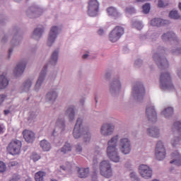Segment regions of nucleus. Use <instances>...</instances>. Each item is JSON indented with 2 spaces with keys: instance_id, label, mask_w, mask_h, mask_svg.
<instances>
[{
  "instance_id": "39",
  "label": "nucleus",
  "mask_w": 181,
  "mask_h": 181,
  "mask_svg": "<svg viewBox=\"0 0 181 181\" xmlns=\"http://www.w3.org/2000/svg\"><path fill=\"white\" fill-rule=\"evenodd\" d=\"M11 35H12V33H11V30H9V31L8 33H4L1 36V40H0V43L1 45H6V43L9 40V36H11Z\"/></svg>"
},
{
  "instance_id": "62",
  "label": "nucleus",
  "mask_w": 181,
  "mask_h": 181,
  "mask_svg": "<svg viewBox=\"0 0 181 181\" xmlns=\"http://www.w3.org/2000/svg\"><path fill=\"white\" fill-rule=\"evenodd\" d=\"M140 39L141 40H145V39H146V35H141Z\"/></svg>"
},
{
  "instance_id": "40",
  "label": "nucleus",
  "mask_w": 181,
  "mask_h": 181,
  "mask_svg": "<svg viewBox=\"0 0 181 181\" xmlns=\"http://www.w3.org/2000/svg\"><path fill=\"white\" fill-rule=\"evenodd\" d=\"M61 152L64 155L68 153V152H71V144L70 143H65L64 146L61 148Z\"/></svg>"
},
{
  "instance_id": "28",
  "label": "nucleus",
  "mask_w": 181,
  "mask_h": 181,
  "mask_svg": "<svg viewBox=\"0 0 181 181\" xmlns=\"http://www.w3.org/2000/svg\"><path fill=\"white\" fill-rule=\"evenodd\" d=\"M57 91L55 90H51L45 95V103H49L50 104H54L56 100H57Z\"/></svg>"
},
{
  "instance_id": "25",
  "label": "nucleus",
  "mask_w": 181,
  "mask_h": 181,
  "mask_svg": "<svg viewBox=\"0 0 181 181\" xmlns=\"http://www.w3.org/2000/svg\"><path fill=\"white\" fill-rule=\"evenodd\" d=\"M64 115L68 118L69 122L74 121V118H76V106L71 105L66 107Z\"/></svg>"
},
{
  "instance_id": "48",
  "label": "nucleus",
  "mask_w": 181,
  "mask_h": 181,
  "mask_svg": "<svg viewBox=\"0 0 181 181\" xmlns=\"http://www.w3.org/2000/svg\"><path fill=\"white\" fill-rule=\"evenodd\" d=\"M130 177L133 181H140L138 175L134 171L130 173Z\"/></svg>"
},
{
  "instance_id": "54",
  "label": "nucleus",
  "mask_w": 181,
  "mask_h": 181,
  "mask_svg": "<svg viewBox=\"0 0 181 181\" xmlns=\"http://www.w3.org/2000/svg\"><path fill=\"white\" fill-rule=\"evenodd\" d=\"M143 64L142 59H138L135 61L134 65L136 67H141V65Z\"/></svg>"
},
{
  "instance_id": "43",
  "label": "nucleus",
  "mask_w": 181,
  "mask_h": 181,
  "mask_svg": "<svg viewBox=\"0 0 181 181\" xmlns=\"http://www.w3.org/2000/svg\"><path fill=\"white\" fill-rule=\"evenodd\" d=\"M170 53L174 56H180L181 54V47H173L170 49Z\"/></svg>"
},
{
  "instance_id": "49",
  "label": "nucleus",
  "mask_w": 181,
  "mask_h": 181,
  "mask_svg": "<svg viewBox=\"0 0 181 181\" xmlns=\"http://www.w3.org/2000/svg\"><path fill=\"white\" fill-rule=\"evenodd\" d=\"M8 95L6 94H0V107H2L4 105V103L6 100V98Z\"/></svg>"
},
{
  "instance_id": "27",
  "label": "nucleus",
  "mask_w": 181,
  "mask_h": 181,
  "mask_svg": "<svg viewBox=\"0 0 181 181\" xmlns=\"http://www.w3.org/2000/svg\"><path fill=\"white\" fill-rule=\"evenodd\" d=\"M45 33V26L38 25L33 31L32 37L35 40H40Z\"/></svg>"
},
{
  "instance_id": "21",
  "label": "nucleus",
  "mask_w": 181,
  "mask_h": 181,
  "mask_svg": "<svg viewBox=\"0 0 181 181\" xmlns=\"http://www.w3.org/2000/svg\"><path fill=\"white\" fill-rule=\"evenodd\" d=\"M33 81H35L34 78H28L25 80L19 88L20 93H29L30 91V88H32V85L33 84Z\"/></svg>"
},
{
  "instance_id": "46",
  "label": "nucleus",
  "mask_w": 181,
  "mask_h": 181,
  "mask_svg": "<svg viewBox=\"0 0 181 181\" xmlns=\"http://www.w3.org/2000/svg\"><path fill=\"white\" fill-rule=\"evenodd\" d=\"M71 168H73V165L70 162H66V165L60 166V168L62 169V170H71Z\"/></svg>"
},
{
  "instance_id": "20",
  "label": "nucleus",
  "mask_w": 181,
  "mask_h": 181,
  "mask_svg": "<svg viewBox=\"0 0 181 181\" xmlns=\"http://www.w3.org/2000/svg\"><path fill=\"white\" fill-rule=\"evenodd\" d=\"M139 173L144 179H151L152 177V168L149 166L141 164L139 165Z\"/></svg>"
},
{
  "instance_id": "64",
  "label": "nucleus",
  "mask_w": 181,
  "mask_h": 181,
  "mask_svg": "<svg viewBox=\"0 0 181 181\" xmlns=\"http://www.w3.org/2000/svg\"><path fill=\"white\" fill-rule=\"evenodd\" d=\"M88 56H89L88 54H84L82 57L83 59H87Z\"/></svg>"
},
{
  "instance_id": "2",
  "label": "nucleus",
  "mask_w": 181,
  "mask_h": 181,
  "mask_svg": "<svg viewBox=\"0 0 181 181\" xmlns=\"http://www.w3.org/2000/svg\"><path fill=\"white\" fill-rule=\"evenodd\" d=\"M118 139H119V136L118 134L112 137L107 142V156L112 162L116 163L119 162L121 158L119 157V153H118Z\"/></svg>"
},
{
  "instance_id": "56",
  "label": "nucleus",
  "mask_w": 181,
  "mask_h": 181,
  "mask_svg": "<svg viewBox=\"0 0 181 181\" xmlns=\"http://www.w3.org/2000/svg\"><path fill=\"white\" fill-rule=\"evenodd\" d=\"M158 8H165L166 6V5H165V3L162 0L158 1Z\"/></svg>"
},
{
  "instance_id": "41",
  "label": "nucleus",
  "mask_w": 181,
  "mask_h": 181,
  "mask_svg": "<svg viewBox=\"0 0 181 181\" xmlns=\"http://www.w3.org/2000/svg\"><path fill=\"white\" fill-rule=\"evenodd\" d=\"M37 114H39V111L37 110V109H32L30 112L28 121H33V119H36V117H37Z\"/></svg>"
},
{
  "instance_id": "33",
  "label": "nucleus",
  "mask_w": 181,
  "mask_h": 181,
  "mask_svg": "<svg viewBox=\"0 0 181 181\" xmlns=\"http://www.w3.org/2000/svg\"><path fill=\"white\" fill-rule=\"evenodd\" d=\"M168 18L173 21H181V15L177 10L173 9L168 13Z\"/></svg>"
},
{
  "instance_id": "50",
  "label": "nucleus",
  "mask_w": 181,
  "mask_h": 181,
  "mask_svg": "<svg viewBox=\"0 0 181 181\" xmlns=\"http://www.w3.org/2000/svg\"><path fill=\"white\" fill-rule=\"evenodd\" d=\"M6 171V165L5 163L0 161V173H4V172Z\"/></svg>"
},
{
  "instance_id": "12",
  "label": "nucleus",
  "mask_w": 181,
  "mask_h": 181,
  "mask_svg": "<svg viewBox=\"0 0 181 181\" xmlns=\"http://www.w3.org/2000/svg\"><path fill=\"white\" fill-rule=\"evenodd\" d=\"M22 148V142L19 140L11 141L7 146V151L10 155H19Z\"/></svg>"
},
{
  "instance_id": "24",
  "label": "nucleus",
  "mask_w": 181,
  "mask_h": 181,
  "mask_svg": "<svg viewBox=\"0 0 181 181\" xmlns=\"http://www.w3.org/2000/svg\"><path fill=\"white\" fill-rule=\"evenodd\" d=\"M25 69H26V62L25 61L18 62L13 69L15 77H21L25 72Z\"/></svg>"
},
{
  "instance_id": "32",
  "label": "nucleus",
  "mask_w": 181,
  "mask_h": 181,
  "mask_svg": "<svg viewBox=\"0 0 181 181\" xmlns=\"http://www.w3.org/2000/svg\"><path fill=\"white\" fill-rule=\"evenodd\" d=\"M161 115H163L167 119H169V118H172V117L173 116V107H168L165 108L161 112Z\"/></svg>"
},
{
  "instance_id": "52",
  "label": "nucleus",
  "mask_w": 181,
  "mask_h": 181,
  "mask_svg": "<svg viewBox=\"0 0 181 181\" xmlns=\"http://www.w3.org/2000/svg\"><path fill=\"white\" fill-rule=\"evenodd\" d=\"M75 151L78 153H81V152H83V147L80 144H78L75 145Z\"/></svg>"
},
{
  "instance_id": "18",
  "label": "nucleus",
  "mask_w": 181,
  "mask_h": 181,
  "mask_svg": "<svg viewBox=\"0 0 181 181\" xmlns=\"http://www.w3.org/2000/svg\"><path fill=\"white\" fill-rule=\"evenodd\" d=\"M114 129H115V126L111 123H105L100 127V134L103 136H110L114 134Z\"/></svg>"
},
{
  "instance_id": "4",
  "label": "nucleus",
  "mask_w": 181,
  "mask_h": 181,
  "mask_svg": "<svg viewBox=\"0 0 181 181\" xmlns=\"http://www.w3.org/2000/svg\"><path fill=\"white\" fill-rule=\"evenodd\" d=\"M132 98L136 103H142L145 98V86L141 82H136L132 88Z\"/></svg>"
},
{
  "instance_id": "5",
  "label": "nucleus",
  "mask_w": 181,
  "mask_h": 181,
  "mask_svg": "<svg viewBox=\"0 0 181 181\" xmlns=\"http://www.w3.org/2000/svg\"><path fill=\"white\" fill-rule=\"evenodd\" d=\"M45 13V9L37 5L30 6L25 11V15L30 19L40 18Z\"/></svg>"
},
{
  "instance_id": "10",
  "label": "nucleus",
  "mask_w": 181,
  "mask_h": 181,
  "mask_svg": "<svg viewBox=\"0 0 181 181\" xmlns=\"http://www.w3.org/2000/svg\"><path fill=\"white\" fill-rule=\"evenodd\" d=\"M124 28L121 26H116L110 33L109 40L112 43H115L118 42L121 38V36L124 35Z\"/></svg>"
},
{
  "instance_id": "8",
  "label": "nucleus",
  "mask_w": 181,
  "mask_h": 181,
  "mask_svg": "<svg viewBox=\"0 0 181 181\" xmlns=\"http://www.w3.org/2000/svg\"><path fill=\"white\" fill-rule=\"evenodd\" d=\"M122 83L119 76H115L110 83V93L113 97L118 95L121 90Z\"/></svg>"
},
{
  "instance_id": "37",
  "label": "nucleus",
  "mask_w": 181,
  "mask_h": 181,
  "mask_svg": "<svg viewBox=\"0 0 181 181\" xmlns=\"http://www.w3.org/2000/svg\"><path fill=\"white\" fill-rule=\"evenodd\" d=\"M78 177L81 179L87 177L88 173H90V170L88 168H78Z\"/></svg>"
},
{
  "instance_id": "36",
  "label": "nucleus",
  "mask_w": 181,
  "mask_h": 181,
  "mask_svg": "<svg viewBox=\"0 0 181 181\" xmlns=\"http://www.w3.org/2000/svg\"><path fill=\"white\" fill-rule=\"evenodd\" d=\"M40 145L42 151H44L45 152H49V151H50V149H52V144H50V143H49V141H47V140H46V139L42 140L40 142Z\"/></svg>"
},
{
  "instance_id": "26",
  "label": "nucleus",
  "mask_w": 181,
  "mask_h": 181,
  "mask_svg": "<svg viewBox=\"0 0 181 181\" xmlns=\"http://www.w3.org/2000/svg\"><path fill=\"white\" fill-rule=\"evenodd\" d=\"M170 21L162 19L160 18H154L150 21L151 26L156 28H160V26H165V25H169Z\"/></svg>"
},
{
  "instance_id": "23",
  "label": "nucleus",
  "mask_w": 181,
  "mask_h": 181,
  "mask_svg": "<svg viewBox=\"0 0 181 181\" xmlns=\"http://www.w3.org/2000/svg\"><path fill=\"white\" fill-rule=\"evenodd\" d=\"M161 39L163 42H170V40H173V42H179V37L173 31L164 33L161 35Z\"/></svg>"
},
{
  "instance_id": "63",
  "label": "nucleus",
  "mask_w": 181,
  "mask_h": 181,
  "mask_svg": "<svg viewBox=\"0 0 181 181\" xmlns=\"http://www.w3.org/2000/svg\"><path fill=\"white\" fill-rule=\"evenodd\" d=\"M4 115H8V114H9L11 112V110H6L4 111Z\"/></svg>"
},
{
  "instance_id": "3",
  "label": "nucleus",
  "mask_w": 181,
  "mask_h": 181,
  "mask_svg": "<svg viewBox=\"0 0 181 181\" xmlns=\"http://www.w3.org/2000/svg\"><path fill=\"white\" fill-rule=\"evenodd\" d=\"M166 48L159 46L157 48V52L153 55V59L160 70H165V69H168L169 67L168 59L164 57L165 54H166Z\"/></svg>"
},
{
  "instance_id": "34",
  "label": "nucleus",
  "mask_w": 181,
  "mask_h": 181,
  "mask_svg": "<svg viewBox=\"0 0 181 181\" xmlns=\"http://www.w3.org/2000/svg\"><path fill=\"white\" fill-rule=\"evenodd\" d=\"M57 60H59V49H55L51 55L49 64H52V66H56V64H57Z\"/></svg>"
},
{
  "instance_id": "30",
  "label": "nucleus",
  "mask_w": 181,
  "mask_h": 181,
  "mask_svg": "<svg viewBox=\"0 0 181 181\" xmlns=\"http://www.w3.org/2000/svg\"><path fill=\"white\" fill-rule=\"evenodd\" d=\"M23 138L28 144H32L35 139V133L32 131L24 130L23 132Z\"/></svg>"
},
{
  "instance_id": "31",
  "label": "nucleus",
  "mask_w": 181,
  "mask_h": 181,
  "mask_svg": "<svg viewBox=\"0 0 181 181\" xmlns=\"http://www.w3.org/2000/svg\"><path fill=\"white\" fill-rule=\"evenodd\" d=\"M172 160L170 163L175 165V166H181V155L177 151H174L172 155Z\"/></svg>"
},
{
  "instance_id": "53",
  "label": "nucleus",
  "mask_w": 181,
  "mask_h": 181,
  "mask_svg": "<svg viewBox=\"0 0 181 181\" xmlns=\"http://www.w3.org/2000/svg\"><path fill=\"white\" fill-rule=\"evenodd\" d=\"M32 159L34 162H37L40 159V156L37 155L36 153H33L32 155Z\"/></svg>"
},
{
  "instance_id": "45",
  "label": "nucleus",
  "mask_w": 181,
  "mask_h": 181,
  "mask_svg": "<svg viewBox=\"0 0 181 181\" xmlns=\"http://www.w3.org/2000/svg\"><path fill=\"white\" fill-rule=\"evenodd\" d=\"M126 13H129V15H132L134 13H136V9L134 6H129L125 9Z\"/></svg>"
},
{
  "instance_id": "38",
  "label": "nucleus",
  "mask_w": 181,
  "mask_h": 181,
  "mask_svg": "<svg viewBox=\"0 0 181 181\" xmlns=\"http://www.w3.org/2000/svg\"><path fill=\"white\" fill-rule=\"evenodd\" d=\"M107 12L109 16H113L114 18H118L119 16V13L117 11L115 7H109L107 8Z\"/></svg>"
},
{
  "instance_id": "19",
  "label": "nucleus",
  "mask_w": 181,
  "mask_h": 181,
  "mask_svg": "<svg viewBox=\"0 0 181 181\" xmlns=\"http://www.w3.org/2000/svg\"><path fill=\"white\" fill-rule=\"evenodd\" d=\"M173 131H176L175 136L177 139H174L171 141L173 146H176L179 141H181V122L180 121L175 122L173 125Z\"/></svg>"
},
{
  "instance_id": "11",
  "label": "nucleus",
  "mask_w": 181,
  "mask_h": 181,
  "mask_svg": "<svg viewBox=\"0 0 181 181\" xmlns=\"http://www.w3.org/2000/svg\"><path fill=\"white\" fill-rule=\"evenodd\" d=\"M155 156L157 160H163L166 157V149L162 141H158L156 146Z\"/></svg>"
},
{
  "instance_id": "7",
  "label": "nucleus",
  "mask_w": 181,
  "mask_h": 181,
  "mask_svg": "<svg viewBox=\"0 0 181 181\" xmlns=\"http://www.w3.org/2000/svg\"><path fill=\"white\" fill-rule=\"evenodd\" d=\"M160 88L161 90H170L173 88L172 78L169 72H162L160 76Z\"/></svg>"
},
{
  "instance_id": "47",
  "label": "nucleus",
  "mask_w": 181,
  "mask_h": 181,
  "mask_svg": "<svg viewBox=\"0 0 181 181\" xmlns=\"http://www.w3.org/2000/svg\"><path fill=\"white\" fill-rule=\"evenodd\" d=\"M133 27L136 28L137 30H141L142 28H144V25H142V23H141L140 21H134L133 23Z\"/></svg>"
},
{
  "instance_id": "1",
  "label": "nucleus",
  "mask_w": 181,
  "mask_h": 181,
  "mask_svg": "<svg viewBox=\"0 0 181 181\" xmlns=\"http://www.w3.org/2000/svg\"><path fill=\"white\" fill-rule=\"evenodd\" d=\"M73 136L75 139H78V138L82 136L85 144H90V141H91V133H90V130L87 127H84L83 118L78 117L77 119L73 131Z\"/></svg>"
},
{
  "instance_id": "35",
  "label": "nucleus",
  "mask_w": 181,
  "mask_h": 181,
  "mask_svg": "<svg viewBox=\"0 0 181 181\" xmlns=\"http://www.w3.org/2000/svg\"><path fill=\"white\" fill-rule=\"evenodd\" d=\"M9 86V80L4 75H0V90H5Z\"/></svg>"
},
{
  "instance_id": "15",
  "label": "nucleus",
  "mask_w": 181,
  "mask_h": 181,
  "mask_svg": "<svg viewBox=\"0 0 181 181\" xmlns=\"http://www.w3.org/2000/svg\"><path fill=\"white\" fill-rule=\"evenodd\" d=\"M146 116L151 122H156L158 121V113L153 105H147L146 107Z\"/></svg>"
},
{
  "instance_id": "29",
  "label": "nucleus",
  "mask_w": 181,
  "mask_h": 181,
  "mask_svg": "<svg viewBox=\"0 0 181 181\" xmlns=\"http://www.w3.org/2000/svg\"><path fill=\"white\" fill-rule=\"evenodd\" d=\"M147 135L151 138H159L160 136V129L156 127H152L146 130Z\"/></svg>"
},
{
  "instance_id": "13",
  "label": "nucleus",
  "mask_w": 181,
  "mask_h": 181,
  "mask_svg": "<svg viewBox=\"0 0 181 181\" xmlns=\"http://www.w3.org/2000/svg\"><path fill=\"white\" fill-rule=\"evenodd\" d=\"M47 73V65L44 66L41 72L39 74L38 78L35 83L34 90L35 91H39L40 88H42V86H43V83L46 80V74Z\"/></svg>"
},
{
  "instance_id": "55",
  "label": "nucleus",
  "mask_w": 181,
  "mask_h": 181,
  "mask_svg": "<svg viewBox=\"0 0 181 181\" xmlns=\"http://www.w3.org/2000/svg\"><path fill=\"white\" fill-rule=\"evenodd\" d=\"M21 179V176L18 175H14L12 178L10 180V181H18Z\"/></svg>"
},
{
  "instance_id": "58",
  "label": "nucleus",
  "mask_w": 181,
  "mask_h": 181,
  "mask_svg": "<svg viewBox=\"0 0 181 181\" xmlns=\"http://www.w3.org/2000/svg\"><path fill=\"white\" fill-rule=\"evenodd\" d=\"M79 103L81 107H84V104H86V99L85 98L80 99Z\"/></svg>"
},
{
  "instance_id": "44",
  "label": "nucleus",
  "mask_w": 181,
  "mask_h": 181,
  "mask_svg": "<svg viewBox=\"0 0 181 181\" xmlns=\"http://www.w3.org/2000/svg\"><path fill=\"white\" fill-rule=\"evenodd\" d=\"M142 12L143 13L148 15L149 12L151 11V4L146 3L143 6H142Z\"/></svg>"
},
{
  "instance_id": "14",
  "label": "nucleus",
  "mask_w": 181,
  "mask_h": 181,
  "mask_svg": "<svg viewBox=\"0 0 181 181\" xmlns=\"http://www.w3.org/2000/svg\"><path fill=\"white\" fill-rule=\"evenodd\" d=\"M119 146L122 153H124V155H129V153H131L132 148L129 139L127 137L120 139Z\"/></svg>"
},
{
  "instance_id": "17",
  "label": "nucleus",
  "mask_w": 181,
  "mask_h": 181,
  "mask_svg": "<svg viewBox=\"0 0 181 181\" xmlns=\"http://www.w3.org/2000/svg\"><path fill=\"white\" fill-rule=\"evenodd\" d=\"M100 4L97 0H90L88 6V15L89 16H97Z\"/></svg>"
},
{
  "instance_id": "59",
  "label": "nucleus",
  "mask_w": 181,
  "mask_h": 181,
  "mask_svg": "<svg viewBox=\"0 0 181 181\" xmlns=\"http://www.w3.org/2000/svg\"><path fill=\"white\" fill-rule=\"evenodd\" d=\"M177 74L179 77V78H180L181 80V67L178 68L177 70Z\"/></svg>"
},
{
  "instance_id": "51",
  "label": "nucleus",
  "mask_w": 181,
  "mask_h": 181,
  "mask_svg": "<svg viewBox=\"0 0 181 181\" xmlns=\"http://www.w3.org/2000/svg\"><path fill=\"white\" fill-rule=\"evenodd\" d=\"M14 49H15V47H13L11 45V47L8 50V56H7L8 59H11V57H12V54H13Z\"/></svg>"
},
{
  "instance_id": "9",
  "label": "nucleus",
  "mask_w": 181,
  "mask_h": 181,
  "mask_svg": "<svg viewBox=\"0 0 181 181\" xmlns=\"http://www.w3.org/2000/svg\"><path fill=\"white\" fill-rule=\"evenodd\" d=\"M100 175L103 177L110 179L112 176V168H111V164L108 160H103L100 164Z\"/></svg>"
},
{
  "instance_id": "60",
  "label": "nucleus",
  "mask_w": 181,
  "mask_h": 181,
  "mask_svg": "<svg viewBox=\"0 0 181 181\" xmlns=\"http://www.w3.org/2000/svg\"><path fill=\"white\" fill-rule=\"evenodd\" d=\"M6 21H8V18H0V23L1 25H4V23H5V22H6Z\"/></svg>"
},
{
  "instance_id": "22",
  "label": "nucleus",
  "mask_w": 181,
  "mask_h": 181,
  "mask_svg": "<svg viewBox=\"0 0 181 181\" xmlns=\"http://www.w3.org/2000/svg\"><path fill=\"white\" fill-rule=\"evenodd\" d=\"M66 129V121L64 118H58L55 123V129L52 132L53 136H56L57 132H64Z\"/></svg>"
},
{
  "instance_id": "6",
  "label": "nucleus",
  "mask_w": 181,
  "mask_h": 181,
  "mask_svg": "<svg viewBox=\"0 0 181 181\" xmlns=\"http://www.w3.org/2000/svg\"><path fill=\"white\" fill-rule=\"evenodd\" d=\"M20 30L21 28L18 25H14L10 29V33L13 35L10 43L11 46H13V47H18L21 46V43H22L23 37L19 34Z\"/></svg>"
},
{
  "instance_id": "16",
  "label": "nucleus",
  "mask_w": 181,
  "mask_h": 181,
  "mask_svg": "<svg viewBox=\"0 0 181 181\" xmlns=\"http://www.w3.org/2000/svg\"><path fill=\"white\" fill-rule=\"evenodd\" d=\"M57 35H59V27L57 25H54L51 28L47 41V45L49 47L52 46L53 43L56 42V39H57Z\"/></svg>"
},
{
  "instance_id": "61",
  "label": "nucleus",
  "mask_w": 181,
  "mask_h": 181,
  "mask_svg": "<svg viewBox=\"0 0 181 181\" xmlns=\"http://www.w3.org/2000/svg\"><path fill=\"white\" fill-rule=\"evenodd\" d=\"M98 35H100V36H103V35H104V30L103 29H99L98 31Z\"/></svg>"
},
{
  "instance_id": "42",
  "label": "nucleus",
  "mask_w": 181,
  "mask_h": 181,
  "mask_svg": "<svg viewBox=\"0 0 181 181\" xmlns=\"http://www.w3.org/2000/svg\"><path fill=\"white\" fill-rule=\"evenodd\" d=\"M45 176H46V173L39 171L38 173H35V181H45Z\"/></svg>"
},
{
  "instance_id": "57",
  "label": "nucleus",
  "mask_w": 181,
  "mask_h": 181,
  "mask_svg": "<svg viewBox=\"0 0 181 181\" xmlns=\"http://www.w3.org/2000/svg\"><path fill=\"white\" fill-rule=\"evenodd\" d=\"M105 78H106V80H109V78H111V72L107 71L105 74L104 76Z\"/></svg>"
}]
</instances>
